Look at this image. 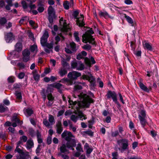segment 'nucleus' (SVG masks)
I'll use <instances>...</instances> for the list:
<instances>
[{"mask_svg": "<svg viewBox=\"0 0 159 159\" xmlns=\"http://www.w3.org/2000/svg\"><path fill=\"white\" fill-rule=\"evenodd\" d=\"M78 96L80 102H73L70 99L68 101L72 108L74 110H78L80 107L89 108L90 103L94 102L93 100L86 94L82 93Z\"/></svg>", "mask_w": 159, "mask_h": 159, "instance_id": "nucleus-1", "label": "nucleus"}, {"mask_svg": "<svg viewBox=\"0 0 159 159\" xmlns=\"http://www.w3.org/2000/svg\"><path fill=\"white\" fill-rule=\"evenodd\" d=\"M63 144L60 148L61 152L58 153V156L61 157L64 159H68L69 157L65 154H62V153L67 152L68 149L71 148L72 150L74 149L72 148L76 145V142L75 140H64Z\"/></svg>", "mask_w": 159, "mask_h": 159, "instance_id": "nucleus-2", "label": "nucleus"}, {"mask_svg": "<svg viewBox=\"0 0 159 159\" xmlns=\"http://www.w3.org/2000/svg\"><path fill=\"white\" fill-rule=\"evenodd\" d=\"M81 75V74L76 71H73L69 72L68 74V77L69 79L64 78L61 80L60 82L64 83L68 85H71L73 83L72 80H75Z\"/></svg>", "mask_w": 159, "mask_h": 159, "instance_id": "nucleus-3", "label": "nucleus"}, {"mask_svg": "<svg viewBox=\"0 0 159 159\" xmlns=\"http://www.w3.org/2000/svg\"><path fill=\"white\" fill-rule=\"evenodd\" d=\"M93 34V32L92 29L87 30L82 36V41L86 43H89L92 44L95 43L94 39L93 38L92 34Z\"/></svg>", "mask_w": 159, "mask_h": 159, "instance_id": "nucleus-4", "label": "nucleus"}, {"mask_svg": "<svg viewBox=\"0 0 159 159\" xmlns=\"http://www.w3.org/2000/svg\"><path fill=\"white\" fill-rule=\"evenodd\" d=\"M71 67L73 69H75L76 70H82L85 68L84 65L80 61H77L75 60L71 63Z\"/></svg>", "mask_w": 159, "mask_h": 159, "instance_id": "nucleus-5", "label": "nucleus"}, {"mask_svg": "<svg viewBox=\"0 0 159 159\" xmlns=\"http://www.w3.org/2000/svg\"><path fill=\"white\" fill-rule=\"evenodd\" d=\"M145 111L144 110H141L139 111V118L141 125L143 128L147 123Z\"/></svg>", "mask_w": 159, "mask_h": 159, "instance_id": "nucleus-6", "label": "nucleus"}, {"mask_svg": "<svg viewBox=\"0 0 159 159\" xmlns=\"http://www.w3.org/2000/svg\"><path fill=\"white\" fill-rule=\"evenodd\" d=\"M7 3L5 5V2L3 0H0V7L2 8L4 7L7 10H10L11 9V7L13 6V0H5Z\"/></svg>", "mask_w": 159, "mask_h": 159, "instance_id": "nucleus-7", "label": "nucleus"}, {"mask_svg": "<svg viewBox=\"0 0 159 159\" xmlns=\"http://www.w3.org/2000/svg\"><path fill=\"white\" fill-rule=\"evenodd\" d=\"M48 20L49 22L52 23L53 22V19L56 17L54 9L51 6H50L48 9Z\"/></svg>", "mask_w": 159, "mask_h": 159, "instance_id": "nucleus-8", "label": "nucleus"}, {"mask_svg": "<svg viewBox=\"0 0 159 159\" xmlns=\"http://www.w3.org/2000/svg\"><path fill=\"white\" fill-rule=\"evenodd\" d=\"M60 29L62 32H66L69 29V26L66 24L65 20H63V18L60 20Z\"/></svg>", "mask_w": 159, "mask_h": 159, "instance_id": "nucleus-9", "label": "nucleus"}, {"mask_svg": "<svg viewBox=\"0 0 159 159\" xmlns=\"http://www.w3.org/2000/svg\"><path fill=\"white\" fill-rule=\"evenodd\" d=\"M125 140H118L117 143L121 147L119 148L121 152H123L127 148L128 146V142L127 141H124Z\"/></svg>", "mask_w": 159, "mask_h": 159, "instance_id": "nucleus-10", "label": "nucleus"}, {"mask_svg": "<svg viewBox=\"0 0 159 159\" xmlns=\"http://www.w3.org/2000/svg\"><path fill=\"white\" fill-rule=\"evenodd\" d=\"M107 95V97L108 98H112L113 101L115 102V103L117 104L118 103L116 93L114 92L109 91L108 92Z\"/></svg>", "mask_w": 159, "mask_h": 159, "instance_id": "nucleus-11", "label": "nucleus"}, {"mask_svg": "<svg viewBox=\"0 0 159 159\" xmlns=\"http://www.w3.org/2000/svg\"><path fill=\"white\" fill-rule=\"evenodd\" d=\"M81 79L84 80H88L91 83L92 85L93 86H94V79L92 75L91 74H90L89 75H83L81 77Z\"/></svg>", "mask_w": 159, "mask_h": 159, "instance_id": "nucleus-12", "label": "nucleus"}, {"mask_svg": "<svg viewBox=\"0 0 159 159\" xmlns=\"http://www.w3.org/2000/svg\"><path fill=\"white\" fill-rule=\"evenodd\" d=\"M142 80L140 79L138 81V83L140 89L145 92L149 93L152 89L151 87H149L148 88L147 86L145 85L142 83Z\"/></svg>", "mask_w": 159, "mask_h": 159, "instance_id": "nucleus-13", "label": "nucleus"}, {"mask_svg": "<svg viewBox=\"0 0 159 159\" xmlns=\"http://www.w3.org/2000/svg\"><path fill=\"white\" fill-rule=\"evenodd\" d=\"M48 36L49 35L48 32L47 31H45L40 39L41 44L42 46H45L47 43V39Z\"/></svg>", "mask_w": 159, "mask_h": 159, "instance_id": "nucleus-14", "label": "nucleus"}, {"mask_svg": "<svg viewBox=\"0 0 159 159\" xmlns=\"http://www.w3.org/2000/svg\"><path fill=\"white\" fill-rule=\"evenodd\" d=\"M23 55V60L24 61L26 62L30 60V53L27 49L24 50L22 52Z\"/></svg>", "mask_w": 159, "mask_h": 159, "instance_id": "nucleus-15", "label": "nucleus"}, {"mask_svg": "<svg viewBox=\"0 0 159 159\" xmlns=\"http://www.w3.org/2000/svg\"><path fill=\"white\" fill-rule=\"evenodd\" d=\"M61 136L62 138H66V139H70L71 138H74V136L72 133L67 130H65L62 133Z\"/></svg>", "mask_w": 159, "mask_h": 159, "instance_id": "nucleus-16", "label": "nucleus"}, {"mask_svg": "<svg viewBox=\"0 0 159 159\" xmlns=\"http://www.w3.org/2000/svg\"><path fill=\"white\" fill-rule=\"evenodd\" d=\"M15 49L17 52L14 51L11 52L12 54L15 55L16 54L18 56L19 54L18 52L21 51L22 49V45L20 43L18 42L16 44L15 46Z\"/></svg>", "mask_w": 159, "mask_h": 159, "instance_id": "nucleus-17", "label": "nucleus"}, {"mask_svg": "<svg viewBox=\"0 0 159 159\" xmlns=\"http://www.w3.org/2000/svg\"><path fill=\"white\" fill-rule=\"evenodd\" d=\"M76 24L80 27H83L85 25V24L83 22L84 16L83 15H80V17L77 18L76 19Z\"/></svg>", "mask_w": 159, "mask_h": 159, "instance_id": "nucleus-18", "label": "nucleus"}, {"mask_svg": "<svg viewBox=\"0 0 159 159\" xmlns=\"http://www.w3.org/2000/svg\"><path fill=\"white\" fill-rule=\"evenodd\" d=\"M143 45L144 49H146L150 51L152 50V47L150 43L144 41L143 42Z\"/></svg>", "mask_w": 159, "mask_h": 159, "instance_id": "nucleus-19", "label": "nucleus"}, {"mask_svg": "<svg viewBox=\"0 0 159 159\" xmlns=\"http://www.w3.org/2000/svg\"><path fill=\"white\" fill-rule=\"evenodd\" d=\"M99 15L101 16L104 17L105 19L110 18L111 19H113L114 17L109 16L108 14L106 11L102 12L100 11L99 12Z\"/></svg>", "mask_w": 159, "mask_h": 159, "instance_id": "nucleus-20", "label": "nucleus"}, {"mask_svg": "<svg viewBox=\"0 0 159 159\" xmlns=\"http://www.w3.org/2000/svg\"><path fill=\"white\" fill-rule=\"evenodd\" d=\"M84 149L86 150L87 156L91 153L93 150L92 148L91 147H90L88 144L87 143H85L84 146Z\"/></svg>", "mask_w": 159, "mask_h": 159, "instance_id": "nucleus-21", "label": "nucleus"}, {"mask_svg": "<svg viewBox=\"0 0 159 159\" xmlns=\"http://www.w3.org/2000/svg\"><path fill=\"white\" fill-rule=\"evenodd\" d=\"M5 39L7 43L11 42L13 39V35L12 33H7L5 36Z\"/></svg>", "mask_w": 159, "mask_h": 159, "instance_id": "nucleus-22", "label": "nucleus"}, {"mask_svg": "<svg viewBox=\"0 0 159 159\" xmlns=\"http://www.w3.org/2000/svg\"><path fill=\"white\" fill-rule=\"evenodd\" d=\"M57 131V133L60 134L63 130L61 121H58L56 124Z\"/></svg>", "mask_w": 159, "mask_h": 159, "instance_id": "nucleus-23", "label": "nucleus"}, {"mask_svg": "<svg viewBox=\"0 0 159 159\" xmlns=\"http://www.w3.org/2000/svg\"><path fill=\"white\" fill-rule=\"evenodd\" d=\"M49 91H50V90L49 87H48V88L46 93L47 95L48 99L49 100H53L54 98L53 97L51 93H49Z\"/></svg>", "mask_w": 159, "mask_h": 159, "instance_id": "nucleus-24", "label": "nucleus"}, {"mask_svg": "<svg viewBox=\"0 0 159 159\" xmlns=\"http://www.w3.org/2000/svg\"><path fill=\"white\" fill-rule=\"evenodd\" d=\"M29 158L28 155L23 152H21L17 157L18 159H28Z\"/></svg>", "mask_w": 159, "mask_h": 159, "instance_id": "nucleus-25", "label": "nucleus"}, {"mask_svg": "<svg viewBox=\"0 0 159 159\" xmlns=\"http://www.w3.org/2000/svg\"><path fill=\"white\" fill-rule=\"evenodd\" d=\"M62 86V85L60 83H55L50 84L49 87L50 88V87H52L55 88L58 90H60Z\"/></svg>", "mask_w": 159, "mask_h": 159, "instance_id": "nucleus-26", "label": "nucleus"}, {"mask_svg": "<svg viewBox=\"0 0 159 159\" xmlns=\"http://www.w3.org/2000/svg\"><path fill=\"white\" fill-rule=\"evenodd\" d=\"M26 146L27 149H30L34 146V143L32 140H28L27 142Z\"/></svg>", "mask_w": 159, "mask_h": 159, "instance_id": "nucleus-27", "label": "nucleus"}, {"mask_svg": "<svg viewBox=\"0 0 159 159\" xmlns=\"http://www.w3.org/2000/svg\"><path fill=\"white\" fill-rule=\"evenodd\" d=\"M67 70L63 68H60L58 72L59 74L61 77H62L66 75L67 73Z\"/></svg>", "mask_w": 159, "mask_h": 159, "instance_id": "nucleus-28", "label": "nucleus"}, {"mask_svg": "<svg viewBox=\"0 0 159 159\" xmlns=\"http://www.w3.org/2000/svg\"><path fill=\"white\" fill-rule=\"evenodd\" d=\"M36 0H27L28 4L29 5L31 10L36 8V6L35 4H32V3L35 2Z\"/></svg>", "mask_w": 159, "mask_h": 159, "instance_id": "nucleus-29", "label": "nucleus"}, {"mask_svg": "<svg viewBox=\"0 0 159 159\" xmlns=\"http://www.w3.org/2000/svg\"><path fill=\"white\" fill-rule=\"evenodd\" d=\"M34 78L36 81H38L39 80L40 75L37 73L36 70H34L33 72Z\"/></svg>", "mask_w": 159, "mask_h": 159, "instance_id": "nucleus-30", "label": "nucleus"}, {"mask_svg": "<svg viewBox=\"0 0 159 159\" xmlns=\"http://www.w3.org/2000/svg\"><path fill=\"white\" fill-rule=\"evenodd\" d=\"M30 50L31 51L36 53L38 51L37 46L36 45L34 44L32 45L30 47Z\"/></svg>", "mask_w": 159, "mask_h": 159, "instance_id": "nucleus-31", "label": "nucleus"}, {"mask_svg": "<svg viewBox=\"0 0 159 159\" xmlns=\"http://www.w3.org/2000/svg\"><path fill=\"white\" fill-rule=\"evenodd\" d=\"M48 120L51 125H52L55 123V120L53 116L51 115H49Z\"/></svg>", "mask_w": 159, "mask_h": 159, "instance_id": "nucleus-32", "label": "nucleus"}, {"mask_svg": "<svg viewBox=\"0 0 159 159\" xmlns=\"http://www.w3.org/2000/svg\"><path fill=\"white\" fill-rule=\"evenodd\" d=\"M78 116L77 114H73L70 117V119L73 122L75 123L78 120Z\"/></svg>", "mask_w": 159, "mask_h": 159, "instance_id": "nucleus-33", "label": "nucleus"}, {"mask_svg": "<svg viewBox=\"0 0 159 159\" xmlns=\"http://www.w3.org/2000/svg\"><path fill=\"white\" fill-rule=\"evenodd\" d=\"M70 47L72 51H75L76 50V44L74 42H72L70 43Z\"/></svg>", "mask_w": 159, "mask_h": 159, "instance_id": "nucleus-34", "label": "nucleus"}, {"mask_svg": "<svg viewBox=\"0 0 159 159\" xmlns=\"http://www.w3.org/2000/svg\"><path fill=\"white\" fill-rule=\"evenodd\" d=\"M125 17L127 21L129 23L132 24V25L133 26V21L132 19L129 16L125 15Z\"/></svg>", "mask_w": 159, "mask_h": 159, "instance_id": "nucleus-35", "label": "nucleus"}, {"mask_svg": "<svg viewBox=\"0 0 159 159\" xmlns=\"http://www.w3.org/2000/svg\"><path fill=\"white\" fill-rule=\"evenodd\" d=\"M63 6L65 9L68 10L69 8L70 3L68 1H66L64 2Z\"/></svg>", "mask_w": 159, "mask_h": 159, "instance_id": "nucleus-36", "label": "nucleus"}, {"mask_svg": "<svg viewBox=\"0 0 159 159\" xmlns=\"http://www.w3.org/2000/svg\"><path fill=\"white\" fill-rule=\"evenodd\" d=\"M37 10L40 13L43 12L44 10L43 5L39 4Z\"/></svg>", "mask_w": 159, "mask_h": 159, "instance_id": "nucleus-37", "label": "nucleus"}, {"mask_svg": "<svg viewBox=\"0 0 159 159\" xmlns=\"http://www.w3.org/2000/svg\"><path fill=\"white\" fill-rule=\"evenodd\" d=\"M7 22L6 19L4 17L0 18V24L1 25H4Z\"/></svg>", "mask_w": 159, "mask_h": 159, "instance_id": "nucleus-38", "label": "nucleus"}, {"mask_svg": "<svg viewBox=\"0 0 159 159\" xmlns=\"http://www.w3.org/2000/svg\"><path fill=\"white\" fill-rule=\"evenodd\" d=\"M8 110L7 107L2 105H0V112H4Z\"/></svg>", "mask_w": 159, "mask_h": 159, "instance_id": "nucleus-39", "label": "nucleus"}, {"mask_svg": "<svg viewBox=\"0 0 159 159\" xmlns=\"http://www.w3.org/2000/svg\"><path fill=\"white\" fill-rule=\"evenodd\" d=\"M69 124L70 129V130H72L73 132H75L76 131V128L75 127L73 126L72 124L70 121H69Z\"/></svg>", "mask_w": 159, "mask_h": 159, "instance_id": "nucleus-40", "label": "nucleus"}, {"mask_svg": "<svg viewBox=\"0 0 159 159\" xmlns=\"http://www.w3.org/2000/svg\"><path fill=\"white\" fill-rule=\"evenodd\" d=\"M74 36L77 42H79L80 41V39L79 37V33L78 32H75L74 34Z\"/></svg>", "mask_w": 159, "mask_h": 159, "instance_id": "nucleus-41", "label": "nucleus"}, {"mask_svg": "<svg viewBox=\"0 0 159 159\" xmlns=\"http://www.w3.org/2000/svg\"><path fill=\"white\" fill-rule=\"evenodd\" d=\"M78 116H79L80 118V119L81 120H82L83 119L85 120L87 119L86 115H84L82 113H80Z\"/></svg>", "mask_w": 159, "mask_h": 159, "instance_id": "nucleus-42", "label": "nucleus"}, {"mask_svg": "<svg viewBox=\"0 0 159 159\" xmlns=\"http://www.w3.org/2000/svg\"><path fill=\"white\" fill-rule=\"evenodd\" d=\"M76 149L77 151L78 152H83V149L80 143H78L77 144L76 147Z\"/></svg>", "mask_w": 159, "mask_h": 159, "instance_id": "nucleus-43", "label": "nucleus"}, {"mask_svg": "<svg viewBox=\"0 0 159 159\" xmlns=\"http://www.w3.org/2000/svg\"><path fill=\"white\" fill-rule=\"evenodd\" d=\"M43 123L46 127H49L51 125L49 122H48L46 119H44L43 120Z\"/></svg>", "mask_w": 159, "mask_h": 159, "instance_id": "nucleus-44", "label": "nucleus"}, {"mask_svg": "<svg viewBox=\"0 0 159 159\" xmlns=\"http://www.w3.org/2000/svg\"><path fill=\"white\" fill-rule=\"evenodd\" d=\"M61 62V64L64 67H67L68 66H69V64L66 62L65 60L63 58Z\"/></svg>", "mask_w": 159, "mask_h": 159, "instance_id": "nucleus-45", "label": "nucleus"}, {"mask_svg": "<svg viewBox=\"0 0 159 159\" xmlns=\"http://www.w3.org/2000/svg\"><path fill=\"white\" fill-rule=\"evenodd\" d=\"M29 24L33 27L34 28H36L38 27L37 25H36L34 21L32 20H30L29 21Z\"/></svg>", "mask_w": 159, "mask_h": 159, "instance_id": "nucleus-46", "label": "nucleus"}, {"mask_svg": "<svg viewBox=\"0 0 159 159\" xmlns=\"http://www.w3.org/2000/svg\"><path fill=\"white\" fill-rule=\"evenodd\" d=\"M54 45L53 42H52L50 43H46L45 46H46L47 48L51 49L52 48Z\"/></svg>", "mask_w": 159, "mask_h": 159, "instance_id": "nucleus-47", "label": "nucleus"}, {"mask_svg": "<svg viewBox=\"0 0 159 159\" xmlns=\"http://www.w3.org/2000/svg\"><path fill=\"white\" fill-rule=\"evenodd\" d=\"M82 48L85 50H89L91 48V46L88 44H87L82 47Z\"/></svg>", "mask_w": 159, "mask_h": 159, "instance_id": "nucleus-48", "label": "nucleus"}, {"mask_svg": "<svg viewBox=\"0 0 159 159\" xmlns=\"http://www.w3.org/2000/svg\"><path fill=\"white\" fill-rule=\"evenodd\" d=\"M15 94L18 99L20 100L22 98V96L20 93L16 92L15 93Z\"/></svg>", "mask_w": 159, "mask_h": 159, "instance_id": "nucleus-49", "label": "nucleus"}, {"mask_svg": "<svg viewBox=\"0 0 159 159\" xmlns=\"http://www.w3.org/2000/svg\"><path fill=\"white\" fill-rule=\"evenodd\" d=\"M84 132L85 134H87L90 136H92L93 135V132L91 130L85 131Z\"/></svg>", "mask_w": 159, "mask_h": 159, "instance_id": "nucleus-50", "label": "nucleus"}, {"mask_svg": "<svg viewBox=\"0 0 159 159\" xmlns=\"http://www.w3.org/2000/svg\"><path fill=\"white\" fill-rule=\"evenodd\" d=\"M26 112L28 116H30L33 113V111L32 109L28 108L26 110Z\"/></svg>", "mask_w": 159, "mask_h": 159, "instance_id": "nucleus-51", "label": "nucleus"}, {"mask_svg": "<svg viewBox=\"0 0 159 159\" xmlns=\"http://www.w3.org/2000/svg\"><path fill=\"white\" fill-rule=\"evenodd\" d=\"M84 61L85 64L87 65L88 66L91 65V63L90 59H89L87 58H85L84 59Z\"/></svg>", "mask_w": 159, "mask_h": 159, "instance_id": "nucleus-52", "label": "nucleus"}, {"mask_svg": "<svg viewBox=\"0 0 159 159\" xmlns=\"http://www.w3.org/2000/svg\"><path fill=\"white\" fill-rule=\"evenodd\" d=\"M25 75V74L24 72H20L18 75V77L20 79H22L24 78Z\"/></svg>", "mask_w": 159, "mask_h": 159, "instance_id": "nucleus-53", "label": "nucleus"}, {"mask_svg": "<svg viewBox=\"0 0 159 159\" xmlns=\"http://www.w3.org/2000/svg\"><path fill=\"white\" fill-rule=\"evenodd\" d=\"M17 66L20 67V69L24 68L25 67L24 64L22 63H18Z\"/></svg>", "mask_w": 159, "mask_h": 159, "instance_id": "nucleus-54", "label": "nucleus"}, {"mask_svg": "<svg viewBox=\"0 0 159 159\" xmlns=\"http://www.w3.org/2000/svg\"><path fill=\"white\" fill-rule=\"evenodd\" d=\"M12 121L16 123H18L19 122V119L16 116H14L12 117Z\"/></svg>", "mask_w": 159, "mask_h": 159, "instance_id": "nucleus-55", "label": "nucleus"}, {"mask_svg": "<svg viewBox=\"0 0 159 159\" xmlns=\"http://www.w3.org/2000/svg\"><path fill=\"white\" fill-rule=\"evenodd\" d=\"M82 89V86L81 85H75L74 87V90H75L81 89Z\"/></svg>", "mask_w": 159, "mask_h": 159, "instance_id": "nucleus-56", "label": "nucleus"}, {"mask_svg": "<svg viewBox=\"0 0 159 159\" xmlns=\"http://www.w3.org/2000/svg\"><path fill=\"white\" fill-rule=\"evenodd\" d=\"M27 18V17L22 18L19 21V23L20 24H22L26 20Z\"/></svg>", "mask_w": 159, "mask_h": 159, "instance_id": "nucleus-57", "label": "nucleus"}, {"mask_svg": "<svg viewBox=\"0 0 159 159\" xmlns=\"http://www.w3.org/2000/svg\"><path fill=\"white\" fill-rule=\"evenodd\" d=\"M65 112L64 110H62L59 111L57 113V116H60L62 115Z\"/></svg>", "mask_w": 159, "mask_h": 159, "instance_id": "nucleus-58", "label": "nucleus"}, {"mask_svg": "<svg viewBox=\"0 0 159 159\" xmlns=\"http://www.w3.org/2000/svg\"><path fill=\"white\" fill-rule=\"evenodd\" d=\"M79 14V12L77 11H75L73 13V16L75 19L77 18V16Z\"/></svg>", "mask_w": 159, "mask_h": 159, "instance_id": "nucleus-59", "label": "nucleus"}, {"mask_svg": "<svg viewBox=\"0 0 159 159\" xmlns=\"http://www.w3.org/2000/svg\"><path fill=\"white\" fill-rule=\"evenodd\" d=\"M21 4L23 6V7L24 9H26L27 8V5H26L25 2L24 1H22L21 2Z\"/></svg>", "mask_w": 159, "mask_h": 159, "instance_id": "nucleus-60", "label": "nucleus"}, {"mask_svg": "<svg viewBox=\"0 0 159 159\" xmlns=\"http://www.w3.org/2000/svg\"><path fill=\"white\" fill-rule=\"evenodd\" d=\"M28 34L29 37L30 38L33 39L34 38L33 34L30 31H28Z\"/></svg>", "mask_w": 159, "mask_h": 159, "instance_id": "nucleus-61", "label": "nucleus"}, {"mask_svg": "<svg viewBox=\"0 0 159 159\" xmlns=\"http://www.w3.org/2000/svg\"><path fill=\"white\" fill-rule=\"evenodd\" d=\"M124 2L127 5H130L133 3L130 0H125L124 1Z\"/></svg>", "mask_w": 159, "mask_h": 159, "instance_id": "nucleus-62", "label": "nucleus"}, {"mask_svg": "<svg viewBox=\"0 0 159 159\" xmlns=\"http://www.w3.org/2000/svg\"><path fill=\"white\" fill-rule=\"evenodd\" d=\"M7 80L9 83H13L14 82L13 78L11 77H8Z\"/></svg>", "mask_w": 159, "mask_h": 159, "instance_id": "nucleus-63", "label": "nucleus"}, {"mask_svg": "<svg viewBox=\"0 0 159 159\" xmlns=\"http://www.w3.org/2000/svg\"><path fill=\"white\" fill-rule=\"evenodd\" d=\"M83 57H84L82 56V54H81V53H80L77 56L76 58L78 60H80Z\"/></svg>", "mask_w": 159, "mask_h": 159, "instance_id": "nucleus-64", "label": "nucleus"}]
</instances>
